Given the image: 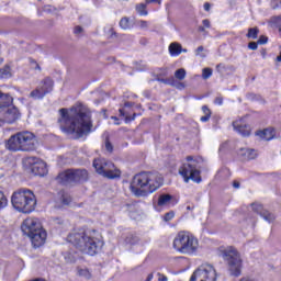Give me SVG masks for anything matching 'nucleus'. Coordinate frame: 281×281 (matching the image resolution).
<instances>
[{
    "mask_svg": "<svg viewBox=\"0 0 281 281\" xmlns=\"http://www.w3.org/2000/svg\"><path fill=\"white\" fill-rule=\"evenodd\" d=\"M172 247L179 254L194 256L199 251V239L190 232L181 231L173 238Z\"/></svg>",
    "mask_w": 281,
    "mask_h": 281,
    "instance_id": "6",
    "label": "nucleus"
},
{
    "mask_svg": "<svg viewBox=\"0 0 281 281\" xmlns=\"http://www.w3.org/2000/svg\"><path fill=\"white\" fill-rule=\"evenodd\" d=\"M66 262H76V255H71V252H68V255L65 256Z\"/></svg>",
    "mask_w": 281,
    "mask_h": 281,
    "instance_id": "39",
    "label": "nucleus"
},
{
    "mask_svg": "<svg viewBox=\"0 0 281 281\" xmlns=\"http://www.w3.org/2000/svg\"><path fill=\"white\" fill-rule=\"evenodd\" d=\"M187 161L179 168V175L183 177L184 183H188L190 179L195 183H201V171L196 168V160L194 157L188 156Z\"/></svg>",
    "mask_w": 281,
    "mask_h": 281,
    "instance_id": "8",
    "label": "nucleus"
},
{
    "mask_svg": "<svg viewBox=\"0 0 281 281\" xmlns=\"http://www.w3.org/2000/svg\"><path fill=\"white\" fill-rule=\"evenodd\" d=\"M32 65L35 67V69H41V66H38V64H36V61H32Z\"/></svg>",
    "mask_w": 281,
    "mask_h": 281,
    "instance_id": "54",
    "label": "nucleus"
},
{
    "mask_svg": "<svg viewBox=\"0 0 281 281\" xmlns=\"http://www.w3.org/2000/svg\"><path fill=\"white\" fill-rule=\"evenodd\" d=\"M125 106H131V103H125Z\"/></svg>",
    "mask_w": 281,
    "mask_h": 281,
    "instance_id": "59",
    "label": "nucleus"
},
{
    "mask_svg": "<svg viewBox=\"0 0 281 281\" xmlns=\"http://www.w3.org/2000/svg\"><path fill=\"white\" fill-rule=\"evenodd\" d=\"M267 41H268L267 36L261 35L257 43L258 45H267Z\"/></svg>",
    "mask_w": 281,
    "mask_h": 281,
    "instance_id": "40",
    "label": "nucleus"
},
{
    "mask_svg": "<svg viewBox=\"0 0 281 281\" xmlns=\"http://www.w3.org/2000/svg\"><path fill=\"white\" fill-rule=\"evenodd\" d=\"M120 114L124 116V110L120 109Z\"/></svg>",
    "mask_w": 281,
    "mask_h": 281,
    "instance_id": "58",
    "label": "nucleus"
},
{
    "mask_svg": "<svg viewBox=\"0 0 281 281\" xmlns=\"http://www.w3.org/2000/svg\"><path fill=\"white\" fill-rule=\"evenodd\" d=\"M202 78L203 80H207L209 78H212V68H204L202 70Z\"/></svg>",
    "mask_w": 281,
    "mask_h": 281,
    "instance_id": "34",
    "label": "nucleus"
},
{
    "mask_svg": "<svg viewBox=\"0 0 281 281\" xmlns=\"http://www.w3.org/2000/svg\"><path fill=\"white\" fill-rule=\"evenodd\" d=\"M12 76V69L8 65L0 68V78H10Z\"/></svg>",
    "mask_w": 281,
    "mask_h": 281,
    "instance_id": "25",
    "label": "nucleus"
},
{
    "mask_svg": "<svg viewBox=\"0 0 281 281\" xmlns=\"http://www.w3.org/2000/svg\"><path fill=\"white\" fill-rule=\"evenodd\" d=\"M121 30H131V19L124 16L119 23Z\"/></svg>",
    "mask_w": 281,
    "mask_h": 281,
    "instance_id": "24",
    "label": "nucleus"
},
{
    "mask_svg": "<svg viewBox=\"0 0 281 281\" xmlns=\"http://www.w3.org/2000/svg\"><path fill=\"white\" fill-rule=\"evenodd\" d=\"M215 104H218V105L223 104V97H217L215 99Z\"/></svg>",
    "mask_w": 281,
    "mask_h": 281,
    "instance_id": "46",
    "label": "nucleus"
},
{
    "mask_svg": "<svg viewBox=\"0 0 281 281\" xmlns=\"http://www.w3.org/2000/svg\"><path fill=\"white\" fill-rule=\"evenodd\" d=\"M170 205H175V196L168 193H161L158 196V206L159 207H168Z\"/></svg>",
    "mask_w": 281,
    "mask_h": 281,
    "instance_id": "19",
    "label": "nucleus"
},
{
    "mask_svg": "<svg viewBox=\"0 0 281 281\" xmlns=\"http://www.w3.org/2000/svg\"><path fill=\"white\" fill-rule=\"evenodd\" d=\"M78 276H80V278H85L86 280H91V271H89L87 268H79Z\"/></svg>",
    "mask_w": 281,
    "mask_h": 281,
    "instance_id": "26",
    "label": "nucleus"
},
{
    "mask_svg": "<svg viewBox=\"0 0 281 281\" xmlns=\"http://www.w3.org/2000/svg\"><path fill=\"white\" fill-rule=\"evenodd\" d=\"M173 218H175V213L172 211L166 213L164 216V221H166V223H168L169 221H172Z\"/></svg>",
    "mask_w": 281,
    "mask_h": 281,
    "instance_id": "38",
    "label": "nucleus"
},
{
    "mask_svg": "<svg viewBox=\"0 0 281 281\" xmlns=\"http://www.w3.org/2000/svg\"><path fill=\"white\" fill-rule=\"evenodd\" d=\"M271 8L272 10H281V0H272Z\"/></svg>",
    "mask_w": 281,
    "mask_h": 281,
    "instance_id": "37",
    "label": "nucleus"
},
{
    "mask_svg": "<svg viewBox=\"0 0 281 281\" xmlns=\"http://www.w3.org/2000/svg\"><path fill=\"white\" fill-rule=\"evenodd\" d=\"M222 258L226 260L231 276L238 278L243 269V258H240V252L231 246L223 250Z\"/></svg>",
    "mask_w": 281,
    "mask_h": 281,
    "instance_id": "7",
    "label": "nucleus"
},
{
    "mask_svg": "<svg viewBox=\"0 0 281 281\" xmlns=\"http://www.w3.org/2000/svg\"><path fill=\"white\" fill-rule=\"evenodd\" d=\"M146 3H161V0H145Z\"/></svg>",
    "mask_w": 281,
    "mask_h": 281,
    "instance_id": "48",
    "label": "nucleus"
},
{
    "mask_svg": "<svg viewBox=\"0 0 281 281\" xmlns=\"http://www.w3.org/2000/svg\"><path fill=\"white\" fill-rule=\"evenodd\" d=\"M233 187L236 188V189L240 188V182L234 181Z\"/></svg>",
    "mask_w": 281,
    "mask_h": 281,
    "instance_id": "52",
    "label": "nucleus"
},
{
    "mask_svg": "<svg viewBox=\"0 0 281 281\" xmlns=\"http://www.w3.org/2000/svg\"><path fill=\"white\" fill-rule=\"evenodd\" d=\"M248 49H251L252 52H256V49H258V43L256 42H250L248 44Z\"/></svg>",
    "mask_w": 281,
    "mask_h": 281,
    "instance_id": "41",
    "label": "nucleus"
},
{
    "mask_svg": "<svg viewBox=\"0 0 281 281\" xmlns=\"http://www.w3.org/2000/svg\"><path fill=\"white\" fill-rule=\"evenodd\" d=\"M164 184V178L159 173L140 172L133 177L130 190L134 196H148L153 192H157Z\"/></svg>",
    "mask_w": 281,
    "mask_h": 281,
    "instance_id": "3",
    "label": "nucleus"
},
{
    "mask_svg": "<svg viewBox=\"0 0 281 281\" xmlns=\"http://www.w3.org/2000/svg\"><path fill=\"white\" fill-rule=\"evenodd\" d=\"M60 201L63 205H69V203H71V196H69L68 194H63L60 196Z\"/></svg>",
    "mask_w": 281,
    "mask_h": 281,
    "instance_id": "35",
    "label": "nucleus"
},
{
    "mask_svg": "<svg viewBox=\"0 0 281 281\" xmlns=\"http://www.w3.org/2000/svg\"><path fill=\"white\" fill-rule=\"evenodd\" d=\"M137 26L140 30H148V27H150V22L145 21V20H140V21H137Z\"/></svg>",
    "mask_w": 281,
    "mask_h": 281,
    "instance_id": "33",
    "label": "nucleus"
},
{
    "mask_svg": "<svg viewBox=\"0 0 281 281\" xmlns=\"http://www.w3.org/2000/svg\"><path fill=\"white\" fill-rule=\"evenodd\" d=\"M68 241L71 243L82 254L95 256L102 247V235L94 228H79L68 235Z\"/></svg>",
    "mask_w": 281,
    "mask_h": 281,
    "instance_id": "2",
    "label": "nucleus"
},
{
    "mask_svg": "<svg viewBox=\"0 0 281 281\" xmlns=\"http://www.w3.org/2000/svg\"><path fill=\"white\" fill-rule=\"evenodd\" d=\"M93 168L101 175V177H105V179H117L121 172L115 168L113 162L104 159V158H97L93 160Z\"/></svg>",
    "mask_w": 281,
    "mask_h": 281,
    "instance_id": "9",
    "label": "nucleus"
},
{
    "mask_svg": "<svg viewBox=\"0 0 281 281\" xmlns=\"http://www.w3.org/2000/svg\"><path fill=\"white\" fill-rule=\"evenodd\" d=\"M136 11L140 16H148V11H146V4L145 3H139L136 4Z\"/></svg>",
    "mask_w": 281,
    "mask_h": 281,
    "instance_id": "28",
    "label": "nucleus"
},
{
    "mask_svg": "<svg viewBox=\"0 0 281 281\" xmlns=\"http://www.w3.org/2000/svg\"><path fill=\"white\" fill-rule=\"evenodd\" d=\"M110 38H115L116 36H117V33L116 32H114V30L113 29H111L110 30Z\"/></svg>",
    "mask_w": 281,
    "mask_h": 281,
    "instance_id": "47",
    "label": "nucleus"
},
{
    "mask_svg": "<svg viewBox=\"0 0 281 281\" xmlns=\"http://www.w3.org/2000/svg\"><path fill=\"white\" fill-rule=\"evenodd\" d=\"M251 209H252V212H256L257 214H260V216L267 223H273L276 221V215H273V213H271L267 210H263L260 204L252 203Z\"/></svg>",
    "mask_w": 281,
    "mask_h": 281,
    "instance_id": "17",
    "label": "nucleus"
},
{
    "mask_svg": "<svg viewBox=\"0 0 281 281\" xmlns=\"http://www.w3.org/2000/svg\"><path fill=\"white\" fill-rule=\"evenodd\" d=\"M175 78H177V80H186V70L183 68L176 70Z\"/></svg>",
    "mask_w": 281,
    "mask_h": 281,
    "instance_id": "31",
    "label": "nucleus"
},
{
    "mask_svg": "<svg viewBox=\"0 0 281 281\" xmlns=\"http://www.w3.org/2000/svg\"><path fill=\"white\" fill-rule=\"evenodd\" d=\"M234 131L239 133V135H243V137H249L251 135V128L249 125L245 124L243 120L234 121L233 122Z\"/></svg>",
    "mask_w": 281,
    "mask_h": 281,
    "instance_id": "18",
    "label": "nucleus"
},
{
    "mask_svg": "<svg viewBox=\"0 0 281 281\" xmlns=\"http://www.w3.org/2000/svg\"><path fill=\"white\" fill-rule=\"evenodd\" d=\"M24 166L31 169L35 177H45L47 175V164L37 157L29 156L24 159Z\"/></svg>",
    "mask_w": 281,
    "mask_h": 281,
    "instance_id": "12",
    "label": "nucleus"
},
{
    "mask_svg": "<svg viewBox=\"0 0 281 281\" xmlns=\"http://www.w3.org/2000/svg\"><path fill=\"white\" fill-rule=\"evenodd\" d=\"M158 281H168V277H166L164 273L158 272L157 273Z\"/></svg>",
    "mask_w": 281,
    "mask_h": 281,
    "instance_id": "43",
    "label": "nucleus"
},
{
    "mask_svg": "<svg viewBox=\"0 0 281 281\" xmlns=\"http://www.w3.org/2000/svg\"><path fill=\"white\" fill-rule=\"evenodd\" d=\"M105 148L108 153H113V145L109 140L105 142Z\"/></svg>",
    "mask_w": 281,
    "mask_h": 281,
    "instance_id": "42",
    "label": "nucleus"
},
{
    "mask_svg": "<svg viewBox=\"0 0 281 281\" xmlns=\"http://www.w3.org/2000/svg\"><path fill=\"white\" fill-rule=\"evenodd\" d=\"M5 148L12 153H19V150L22 153L36 150V136L32 132H19L8 139Z\"/></svg>",
    "mask_w": 281,
    "mask_h": 281,
    "instance_id": "4",
    "label": "nucleus"
},
{
    "mask_svg": "<svg viewBox=\"0 0 281 281\" xmlns=\"http://www.w3.org/2000/svg\"><path fill=\"white\" fill-rule=\"evenodd\" d=\"M131 120H135V116L133 119H131L128 116L125 117V122H131Z\"/></svg>",
    "mask_w": 281,
    "mask_h": 281,
    "instance_id": "56",
    "label": "nucleus"
},
{
    "mask_svg": "<svg viewBox=\"0 0 281 281\" xmlns=\"http://www.w3.org/2000/svg\"><path fill=\"white\" fill-rule=\"evenodd\" d=\"M170 56H180L181 54V44L173 42L169 45Z\"/></svg>",
    "mask_w": 281,
    "mask_h": 281,
    "instance_id": "22",
    "label": "nucleus"
},
{
    "mask_svg": "<svg viewBox=\"0 0 281 281\" xmlns=\"http://www.w3.org/2000/svg\"><path fill=\"white\" fill-rule=\"evenodd\" d=\"M237 153L239 157H243V159H246V160L256 159V157H258V154L256 153V150L249 149V148H240Z\"/></svg>",
    "mask_w": 281,
    "mask_h": 281,
    "instance_id": "20",
    "label": "nucleus"
},
{
    "mask_svg": "<svg viewBox=\"0 0 281 281\" xmlns=\"http://www.w3.org/2000/svg\"><path fill=\"white\" fill-rule=\"evenodd\" d=\"M8 207V198L3 194V191H0V210Z\"/></svg>",
    "mask_w": 281,
    "mask_h": 281,
    "instance_id": "30",
    "label": "nucleus"
},
{
    "mask_svg": "<svg viewBox=\"0 0 281 281\" xmlns=\"http://www.w3.org/2000/svg\"><path fill=\"white\" fill-rule=\"evenodd\" d=\"M21 117V113H19V109L16 106L8 108V110L3 113L1 119L5 124H14L16 120Z\"/></svg>",
    "mask_w": 281,
    "mask_h": 281,
    "instance_id": "16",
    "label": "nucleus"
},
{
    "mask_svg": "<svg viewBox=\"0 0 281 281\" xmlns=\"http://www.w3.org/2000/svg\"><path fill=\"white\" fill-rule=\"evenodd\" d=\"M137 243H139V237H137V235H128L125 238L126 245H137Z\"/></svg>",
    "mask_w": 281,
    "mask_h": 281,
    "instance_id": "27",
    "label": "nucleus"
},
{
    "mask_svg": "<svg viewBox=\"0 0 281 281\" xmlns=\"http://www.w3.org/2000/svg\"><path fill=\"white\" fill-rule=\"evenodd\" d=\"M258 137L261 139H265L266 142H270V139H273L276 135V130L273 128H266L263 131L257 132Z\"/></svg>",
    "mask_w": 281,
    "mask_h": 281,
    "instance_id": "21",
    "label": "nucleus"
},
{
    "mask_svg": "<svg viewBox=\"0 0 281 281\" xmlns=\"http://www.w3.org/2000/svg\"><path fill=\"white\" fill-rule=\"evenodd\" d=\"M58 120L63 133L70 135L72 139H80L91 133L93 123L91 122V110L82 103H78L70 110L60 109Z\"/></svg>",
    "mask_w": 281,
    "mask_h": 281,
    "instance_id": "1",
    "label": "nucleus"
},
{
    "mask_svg": "<svg viewBox=\"0 0 281 281\" xmlns=\"http://www.w3.org/2000/svg\"><path fill=\"white\" fill-rule=\"evenodd\" d=\"M259 33H260V31L258 30V27L249 29L248 33H247V37L256 40V38H258Z\"/></svg>",
    "mask_w": 281,
    "mask_h": 281,
    "instance_id": "29",
    "label": "nucleus"
},
{
    "mask_svg": "<svg viewBox=\"0 0 281 281\" xmlns=\"http://www.w3.org/2000/svg\"><path fill=\"white\" fill-rule=\"evenodd\" d=\"M205 27L204 26H199V32H205Z\"/></svg>",
    "mask_w": 281,
    "mask_h": 281,
    "instance_id": "55",
    "label": "nucleus"
},
{
    "mask_svg": "<svg viewBox=\"0 0 281 281\" xmlns=\"http://www.w3.org/2000/svg\"><path fill=\"white\" fill-rule=\"evenodd\" d=\"M127 207H133V205H127Z\"/></svg>",
    "mask_w": 281,
    "mask_h": 281,
    "instance_id": "60",
    "label": "nucleus"
},
{
    "mask_svg": "<svg viewBox=\"0 0 281 281\" xmlns=\"http://www.w3.org/2000/svg\"><path fill=\"white\" fill-rule=\"evenodd\" d=\"M187 210H190V206H188Z\"/></svg>",
    "mask_w": 281,
    "mask_h": 281,
    "instance_id": "61",
    "label": "nucleus"
},
{
    "mask_svg": "<svg viewBox=\"0 0 281 281\" xmlns=\"http://www.w3.org/2000/svg\"><path fill=\"white\" fill-rule=\"evenodd\" d=\"M87 179H89L87 169H68L57 177L59 183H82Z\"/></svg>",
    "mask_w": 281,
    "mask_h": 281,
    "instance_id": "10",
    "label": "nucleus"
},
{
    "mask_svg": "<svg viewBox=\"0 0 281 281\" xmlns=\"http://www.w3.org/2000/svg\"><path fill=\"white\" fill-rule=\"evenodd\" d=\"M29 238H31V243L33 247L35 248L43 247V245H45V240H47V232L43 229V226H42L35 233H32L31 235H29Z\"/></svg>",
    "mask_w": 281,
    "mask_h": 281,
    "instance_id": "15",
    "label": "nucleus"
},
{
    "mask_svg": "<svg viewBox=\"0 0 281 281\" xmlns=\"http://www.w3.org/2000/svg\"><path fill=\"white\" fill-rule=\"evenodd\" d=\"M112 120H114V124L116 126H120V119H117L116 116H112Z\"/></svg>",
    "mask_w": 281,
    "mask_h": 281,
    "instance_id": "51",
    "label": "nucleus"
},
{
    "mask_svg": "<svg viewBox=\"0 0 281 281\" xmlns=\"http://www.w3.org/2000/svg\"><path fill=\"white\" fill-rule=\"evenodd\" d=\"M11 203L18 212L32 214L36 210V195L30 189H19L13 192Z\"/></svg>",
    "mask_w": 281,
    "mask_h": 281,
    "instance_id": "5",
    "label": "nucleus"
},
{
    "mask_svg": "<svg viewBox=\"0 0 281 281\" xmlns=\"http://www.w3.org/2000/svg\"><path fill=\"white\" fill-rule=\"evenodd\" d=\"M190 281H216V269L212 265L203 263L193 272Z\"/></svg>",
    "mask_w": 281,
    "mask_h": 281,
    "instance_id": "11",
    "label": "nucleus"
},
{
    "mask_svg": "<svg viewBox=\"0 0 281 281\" xmlns=\"http://www.w3.org/2000/svg\"><path fill=\"white\" fill-rule=\"evenodd\" d=\"M202 23L206 30H210V27H212V24L210 23V20H207V19L203 20Z\"/></svg>",
    "mask_w": 281,
    "mask_h": 281,
    "instance_id": "44",
    "label": "nucleus"
},
{
    "mask_svg": "<svg viewBox=\"0 0 281 281\" xmlns=\"http://www.w3.org/2000/svg\"><path fill=\"white\" fill-rule=\"evenodd\" d=\"M205 48L203 46H199L196 49H195V56H200V58H205Z\"/></svg>",
    "mask_w": 281,
    "mask_h": 281,
    "instance_id": "36",
    "label": "nucleus"
},
{
    "mask_svg": "<svg viewBox=\"0 0 281 281\" xmlns=\"http://www.w3.org/2000/svg\"><path fill=\"white\" fill-rule=\"evenodd\" d=\"M153 278H154V274L153 273H149L146 278L145 281H153Z\"/></svg>",
    "mask_w": 281,
    "mask_h": 281,
    "instance_id": "53",
    "label": "nucleus"
},
{
    "mask_svg": "<svg viewBox=\"0 0 281 281\" xmlns=\"http://www.w3.org/2000/svg\"><path fill=\"white\" fill-rule=\"evenodd\" d=\"M202 112L204 113L203 116H201V122H209L210 117L212 116V111L207 109V105L202 106Z\"/></svg>",
    "mask_w": 281,
    "mask_h": 281,
    "instance_id": "23",
    "label": "nucleus"
},
{
    "mask_svg": "<svg viewBox=\"0 0 281 281\" xmlns=\"http://www.w3.org/2000/svg\"><path fill=\"white\" fill-rule=\"evenodd\" d=\"M82 32H85V29H82V26L75 27V31H74L75 34H82Z\"/></svg>",
    "mask_w": 281,
    "mask_h": 281,
    "instance_id": "45",
    "label": "nucleus"
},
{
    "mask_svg": "<svg viewBox=\"0 0 281 281\" xmlns=\"http://www.w3.org/2000/svg\"><path fill=\"white\" fill-rule=\"evenodd\" d=\"M270 23L276 27H281V15H274L270 19Z\"/></svg>",
    "mask_w": 281,
    "mask_h": 281,
    "instance_id": "32",
    "label": "nucleus"
},
{
    "mask_svg": "<svg viewBox=\"0 0 281 281\" xmlns=\"http://www.w3.org/2000/svg\"><path fill=\"white\" fill-rule=\"evenodd\" d=\"M182 52H183V54H188V49H186V48H181V54H182Z\"/></svg>",
    "mask_w": 281,
    "mask_h": 281,
    "instance_id": "57",
    "label": "nucleus"
},
{
    "mask_svg": "<svg viewBox=\"0 0 281 281\" xmlns=\"http://www.w3.org/2000/svg\"><path fill=\"white\" fill-rule=\"evenodd\" d=\"M43 225L41 224V221L36 217H27L24 220L22 224V232L26 236H31L34 234L36 231L41 229Z\"/></svg>",
    "mask_w": 281,
    "mask_h": 281,
    "instance_id": "14",
    "label": "nucleus"
},
{
    "mask_svg": "<svg viewBox=\"0 0 281 281\" xmlns=\"http://www.w3.org/2000/svg\"><path fill=\"white\" fill-rule=\"evenodd\" d=\"M210 8H211L210 2H205V3H204V10H205L206 12H210Z\"/></svg>",
    "mask_w": 281,
    "mask_h": 281,
    "instance_id": "49",
    "label": "nucleus"
},
{
    "mask_svg": "<svg viewBox=\"0 0 281 281\" xmlns=\"http://www.w3.org/2000/svg\"><path fill=\"white\" fill-rule=\"evenodd\" d=\"M177 89H186V83L179 82V83L177 85Z\"/></svg>",
    "mask_w": 281,
    "mask_h": 281,
    "instance_id": "50",
    "label": "nucleus"
},
{
    "mask_svg": "<svg viewBox=\"0 0 281 281\" xmlns=\"http://www.w3.org/2000/svg\"><path fill=\"white\" fill-rule=\"evenodd\" d=\"M52 89H54V81L49 78L44 79L37 89L31 92V98L35 100H43L47 93H50Z\"/></svg>",
    "mask_w": 281,
    "mask_h": 281,
    "instance_id": "13",
    "label": "nucleus"
}]
</instances>
